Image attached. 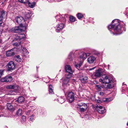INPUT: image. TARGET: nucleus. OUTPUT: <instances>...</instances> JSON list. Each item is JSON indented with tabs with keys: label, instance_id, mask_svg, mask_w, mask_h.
<instances>
[{
	"label": "nucleus",
	"instance_id": "1",
	"mask_svg": "<svg viewBox=\"0 0 128 128\" xmlns=\"http://www.w3.org/2000/svg\"><path fill=\"white\" fill-rule=\"evenodd\" d=\"M112 23L108 26V29L110 32L111 33H113L114 34V32L116 33L117 34H120L122 33L121 30L122 28L120 25V22L118 20L115 19L112 21Z\"/></svg>",
	"mask_w": 128,
	"mask_h": 128
},
{
	"label": "nucleus",
	"instance_id": "2",
	"mask_svg": "<svg viewBox=\"0 0 128 128\" xmlns=\"http://www.w3.org/2000/svg\"><path fill=\"white\" fill-rule=\"evenodd\" d=\"M55 18H57V20H58L60 18H63V20H62L63 23H59L58 24L56 25V31L57 32H59L64 27V23L66 20V16L64 15H57L55 16Z\"/></svg>",
	"mask_w": 128,
	"mask_h": 128
},
{
	"label": "nucleus",
	"instance_id": "3",
	"mask_svg": "<svg viewBox=\"0 0 128 128\" xmlns=\"http://www.w3.org/2000/svg\"><path fill=\"white\" fill-rule=\"evenodd\" d=\"M100 82L106 84H108L106 88L108 89H110L112 88L113 86V85L112 84V81L110 80L108 76L106 74L103 75L102 76V78L99 80Z\"/></svg>",
	"mask_w": 128,
	"mask_h": 128
},
{
	"label": "nucleus",
	"instance_id": "4",
	"mask_svg": "<svg viewBox=\"0 0 128 128\" xmlns=\"http://www.w3.org/2000/svg\"><path fill=\"white\" fill-rule=\"evenodd\" d=\"M15 65L13 61H11L9 62L6 66L8 71L12 70L15 68Z\"/></svg>",
	"mask_w": 128,
	"mask_h": 128
},
{
	"label": "nucleus",
	"instance_id": "5",
	"mask_svg": "<svg viewBox=\"0 0 128 128\" xmlns=\"http://www.w3.org/2000/svg\"><path fill=\"white\" fill-rule=\"evenodd\" d=\"M74 94L72 92H69L67 97V100L69 102L71 103L73 102L74 99Z\"/></svg>",
	"mask_w": 128,
	"mask_h": 128
},
{
	"label": "nucleus",
	"instance_id": "6",
	"mask_svg": "<svg viewBox=\"0 0 128 128\" xmlns=\"http://www.w3.org/2000/svg\"><path fill=\"white\" fill-rule=\"evenodd\" d=\"M102 71L98 69L96 70L94 74L92 75V77L94 78H96L100 76L102 74Z\"/></svg>",
	"mask_w": 128,
	"mask_h": 128
},
{
	"label": "nucleus",
	"instance_id": "7",
	"mask_svg": "<svg viewBox=\"0 0 128 128\" xmlns=\"http://www.w3.org/2000/svg\"><path fill=\"white\" fill-rule=\"evenodd\" d=\"M12 80V78L11 76H7L3 78L0 80L2 82H10Z\"/></svg>",
	"mask_w": 128,
	"mask_h": 128
},
{
	"label": "nucleus",
	"instance_id": "8",
	"mask_svg": "<svg viewBox=\"0 0 128 128\" xmlns=\"http://www.w3.org/2000/svg\"><path fill=\"white\" fill-rule=\"evenodd\" d=\"M25 35L24 34H18V35L15 34L13 35V37L15 38L14 40H18L24 39Z\"/></svg>",
	"mask_w": 128,
	"mask_h": 128
},
{
	"label": "nucleus",
	"instance_id": "9",
	"mask_svg": "<svg viewBox=\"0 0 128 128\" xmlns=\"http://www.w3.org/2000/svg\"><path fill=\"white\" fill-rule=\"evenodd\" d=\"M96 108L98 112L100 114H103L106 111L104 107L101 106L97 105Z\"/></svg>",
	"mask_w": 128,
	"mask_h": 128
},
{
	"label": "nucleus",
	"instance_id": "10",
	"mask_svg": "<svg viewBox=\"0 0 128 128\" xmlns=\"http://www.w3.org/2000/svg\"><path fill=\"white\" fill-rule=\"evenodd\" d=\"M15 54L14 51L13 49H12L9 50L7 51L6 53V56L10 57L12 56Z\"/></svg>",
	"mask_w": 128,
	"mask_h": 128
},
{
	"label": "nucleus",
	"instance_id": "11",
	"mask_svg": "<svg viewBox=\"0 0 128 128\" xmlns=\"http://www.w3.org/2000/svg\"><path fill=\"white\" fill-rule=\"evenodd\" d=\"M15 20L16 22L18 24H22V22L24 21V19L23 18L20 16H17L15 18Z\"/></svg>",
	"mask_w": 128,
	"mask_h": 128
},
{
	"label": "nucleus",
	"instance_id": "12",
	"mask_svg": "<svg viewBox=\"0 0 128 128\" xmlns=\"http://www.w3.org/2000/svg\"><path fill=\"white\" fill-rule=\"evenodd\" d=\"M22 28V27L21 26L16 27L15 28H12V31L15 33L19 32L23 30L24 31V30H23Z\"/></svg>",
	"mask_w": 128,
	"mask_h": 128
},
{
	"label": "nucleus",
	"instance_id": "13",
	"mask_svg": "<svg viewBox=\"0 0 128 128\" xmlns=\"http://www.w3.org/2000/svg\"><path fill=\"white\" fill-rule=\"evenodd\" d=\"M65 69L66 72L70 74H72L73 72V70L69 65H67L66 66Z\"/></svg>",
	"mask_w": 128,
	"mask_h": 128
},
{
	"label": "nucleus",
	"instance_id": "14",
	"mask_svg": "<svg viewBox=\"0 0 128 128\" xmlns=\"http://www.w3.org/2000/svg\"><path fill=\"white\" fill-rule=\"evenodd\" d=\"M81 82L83 83H85L88 82V77L86 76H82L79 78Z\"/></svg>",
	"mask_w": 128,
	"mask_h": 128
},
{
	"label": "nucleus",
	"instance_id": "15",
	"mask_svg": "<svg viewBox=\"0 0 128 128\" xmlns=\"http://www.w3.org/2000/svg\"><path fill=\"white\" fill-rule=\"evenodd\" d=\"M87 55H89V54H86L84 53H83L82 55L80 56V58L81 61H83L86 59L87 57Z\"/></svg>",
	"mask_w": 128,
	"mask_h": 128
},
{
	"label": "nucleus",
	"instance_id": "16",
	"mask_svg": "<svg viewBox=\"0 0 128 128\" xmlns=\"http://www.w3.org/2000/svg\"><path fill=\"white\" fill-rule=\"evenodd\" d=\"M96 60V58L93 56L89 57L88 58V61L90 64L92 63Z\"/></svg>",
	"mask_w": 128,
	"mask_h": 128
},
{
	"label": "nucleus",
	"instance_id": "17",
	"mask_svg": "<svg viewBox=\"0 0 128 128\" xmlns=\"http://www.w3.org/2000/svg\"><path fill=\"white\" fill-rule=\"evenodd\" d=\"M5 11H2L0 13V22L2 20L3 18L5 17Z\"/></svg>",
	"mask_w": 128,
	"mask_h": 128
},
{
	"label": "nucleus",
	"instance_id": "18",
	"mask_svg": "<svg viewBox=\"0 0 128 128\" xmlns=\"http://www.w3.org/2000/svg\"><path fill=\"white\" fill-rule=\"evenodd\" d=\"M18 85L14 84L8 86H6V88L8 89H16V88H18Z\"/></svg>",
	"mask_w": 128,
	"mask_h": 128
},
{
	"label": "nucleus",
	"instance_id": "19",
	"mask_svg": "<svg viewBox=\"0 0 128 128\" xmlns=\"http://www.w3.org/2000/svg\"><path fill=\"white\" fill-rule=\"evenodd\" d=\"M24 98L23 96H20L19 97L17 100L16 102H18V103H20L24 101Z\"/></svg>",
	"mask_w": 128,
	"mask_h": 128
},
{
	"label": "nucleus",
	"instance_id": "20",
	"mask_svg": "<svg viewBox=\"0 0 128 128\" xmlns=\"http://www.w3.org/2000/svg\"><path fill=\"white\" fill-rule=\"evenodd\" d=\"M22 110L20 108H19L17 110L16 114V115L18 116H20L22 115Z\"/></svg>",
	"mask_w": 128,
	"mask_h": 128
},
{
	"label": "nucleus",
	"instance_id": "21",
	"mask_svg": "<svg viewBox=\"0 0 128 128\" xmlns=\"http://www.w3.org/2000/svg\"><path fill=\"white\" fill-rule=\"evenodd\" d=\"M6 106L8 110L12 111L14 110V107L11 104L8 103Z\"/></svg>",
	"mask_w": 128,
	"mask_h": 128
},
{
	"label": "nucleus",
	"instance_id": "22",
	"mask_svg": "<svg viewBox=\"0 0 128 128\" xmlns=\"http://www.w3.org/2000/svg\"><path fill=\"white\" fill-rule=\"evenodd\" d=\"M65 98L64 97H59L58 99V101L61 104H62L65 101Z\"/></svg>",
	"mask_w": 128,
	"mask_h": 128
},
{
	"label": "nucleus",
	"instance_id": "23",
	"mask_svg": "<svg viewBox=\"0 0 128 128\" xmlns=\"http://www.w3.org/2000/svg\"><path fill=\"white\" fill-rule=\"evenodd\" d=\"M5 24L3 22L0 23V34L2 33V32L4 30L3 28L4 27Z\"/></svg>",
	"mask_w": 128,
	"mask_h": 128
},
{
	"label": "nucleus",
	"instance_id": "24",
	"mask_svg": "<svg viewBox=\"0 0 128 128\" xmlns=\"http://www.w3.org/2000/svg\"><path fill=\"white\" fill-rule=\"evenodd\" d=\"M78 106L80 107L84 108L85 106H86V108H88V106L86 104H85L84 103H80L78 104Z\"/></svg>",
	"mask_w": 128,
	"mask_h": 128
},
{
	"label": "nucleus",
	"instance_id": "25",
	"mask_svg": "<svg viewBox=\"0 0 128 128\" xmlns=\"http://www.w3.org/2000/svg\"><path fill=\"white\" fill-rule=\"evenodd\" d=\"M27 3L28 4L30 7L31 8H33L35 6L36 3L35 2L30 3L28 1V2Z\"/></svg>",
	"mask_w": 128,
	"mask_h": 128
},
{
	"label": "nucleus",
	"instance_id": "26",
	"mask_svg": "<svg viewBox=\"0 0 128 128\" xmlns=\"http://www.w3.org/2000/svg\"><path fill=\"white\" fill-rule=\"evenodd\" d=\"M31 14L28 12L26 13L25 15V18L26 20L29 19L30 18Z\"/></svg>",
	"mask_w": 128,
	"mask_h": 128
},
{
	"label": "nucleus",
	"instance_id": "27",
	"mask_svg": "<svg viewBox=\"0 0 128 128\" xmlns=\"http://www.w3.org/2000/svg\"><path fill=\"white\" fill-rule=\"evenodd\" d=\"M14 59L17 62H20L21 60V59L19 55L16 56H15Z\"/></svg>",
	"mask_w": 128,
	"mask_h": 128
},
{
	"label": "nucleus",
	"instance_id": "28",
	"mask_svg": "<svg viewBox=\"0 0 128 128\" xmlns=\"http://www.w3.org/2000/svg\"><path fill=\"white\" fill-rule=\"evenodd\" d=\"M53 88L52 86L50 84V85L49 87V91L50 94H53L54 92L53 91L52 88Z\"/></svg>",
	"mask_w": 128,
	"mask_h": 128
},
{
	"label": "nucleus",
	"instance_id": "29",
	"mask_svg": "<svg viewBox=\"0 0 128 128\" xmlns=\"http://www.w3.org/2000/svg\"><path fill=\"white\" fill-rule=\"evenodd\" d=\"M74 55L72 53L70 52L68 58L70 60H72L74 58Z\"/></svg>",
	"mask_w": 128,
	"mask_h": 128
},
{
	"label": "nucleus",
	"instance_id": "30",
	"mask_svg": "<svg viewBox=\"0 0 128 128\" xmlns=\"http://www.w3.org/2000/svg\"><path fill=\"white\" fill-rule=\"evenodd\" d=\"M82 64V62H80L79 64H74L76 68L78 69L80 68V67L81 66Z\"/></svg>",
	"mask_w": 128,
	"mask_h": 128
},
{
	"label": "nucleus",
	"instance_id": "31",
	"mask_svg": "<svg viewBox=\"0 0 128 128\" xmlns=\"http://www.w3.org/2000/svg\"><path fill=\"white\" fill-rule=\"evenodd\" d=\"M69 80L65 78L63 82V85H66L68 84Z\"/></svg>",
	"mask_w": 128,
	"mask_h": 128
},
{
	"label": "nucleus",
	"instance_id": "32",
	"mask_svg": "<svg viewBox=\"0 0 128 128\" xmlns=\"http://www.w3.org/2000/svg\"><path fill=\"white\" fill-rule=\"evenodd\" d=\"M71 74H66L65 75V78L70 80V78L72 76Z\"/></svg>",
	"mask_w": 128,
	"mask_h": 128
},
{
	"label": "nucleus",
	"instance_id": "33",
	"mask_svg": "<svg viewBox=\"0 0 128 128\" xmlns=\"http://www.w3.org/2000/svg\"><path fill=\"white\" fill-rule=\"evenodd\" d=\"M70 20L72 22H73L75 21L76 20L75 18L73 16H71L70 17Z\"/></svg>",
	"mask_w": 128,
	"mask_h": 128
},
{
	"label": "nucleus",
	"instance_id": "34",
	"mask_svg": "<svg viewBox=\"0 0 128 128\" xmlns=\"http://www.w3.org/2000/svg\"><path fill=\"white\" fill-rule=\"evenodd\" d=\"M26 117L25 116L23 115L22 116L21 119V121L23 123L26 120Z\"/></svg>",
	"mask_w": 128,
	"mask_h": 128
},
{
	"label": "nucleus",
	"instance_id": "35",
	"mask_svg": "<svg viewBox=\"0 0 128 128\" xmlns=\"http://www.w3.org/2000/svg\"><path fill=\"white\" fill-rule=\"evenodd\" d=\"M22 50L24 54H28L29 53L28 52L26 48H23L22 49Z\"/></svg>",
	"mask_w": 128,
	"mask_h": 128
},
{
	"label": "nucleus",
	"instance_id": "36",
	"mask_svg": "<svg viewBox=\"0 0 128 128\" xmlns=\"http://www.w3.org/2000/svg\"><path fill=\"white\" fill-rule=\"evenodd\" d=\"M83 15L80 13H78L77 14V16L79 19H80L83 17Z\"/></svg>",
	"mask_w": 128,
	"mask_h": 128
},
{
	"label": "nucleus",
	"instance_id": "37",
	"mask_svg": "<svg viewBox=\"0 0 128 128\" xmlns=\"http://www.w3.org/2000/svg\"><path fill=\"white\" fill-rule=\"evenodd\" d=\"M86 106L84 107V108L80 107V110L82 112H84L86 111L87 108H86Z\"/></svg>",
	"mask_w": 128,
	"mask_h": 128
},
{
	"label": "nucleus",
	"instance_id": "38",
	"mask_svg": "<svg viewBox=\"0 0 128 128\" xmlns=\"http://www.w3.org/2000/svg\"><path fill=\"white\" fill-rule=\"evenodd\" d=\"M19 2L24 4H26L28 2V0H18Z\"/></svg>",
	"mask_w": 128,
	"mask_h": 128
},
{
	"label": "nucleus",
	"instance_id": "39",
	"mask_svg": "<svg viewBox=\"0 0 128 128\" xmlns=\"http://www.w3.org/2000/svg\"><path fill=\"white\" fill-rule=\"evenodd\" d=\"M107 101V98H103L102 99V100H98L97 102H101L102 101L104 102H106Z\"/></svg>",
	"mask_w": 128,
	"mask_h": 128
},
{
	"label": "nucleus",
	"instance_id": "40",
	"mask_svg": "<svg viewBox=\"0 0 128 128\" xmlns=\"http://www.w3.org/2000/svg\"><path fill=\"white\" fill-rule=\"evenodd\" d=\"M21 42H19L18 43L16 42L13 44L14 46H17L20 45Z\"/></svg>",
	"mask_w": 128,
	"mask_h": 128
},
{
	"label": "nucleus",
	"instance_id": "41",
	"mask_svg": "<svg viewBox=\"0 0 128 128\" xmlns=\"http://www.w3.org/2000/svg\"><path fill=\"white\" fill-rule=\"evenodd\" d=\"M4 69H0V74L2 76L4 74Z\"/></svg>",
	"mask_w": 128,
	"mask_h": 128
},
{
	"label": "nucleus",
	"instance_id": "42",
	"mask_svg": "<svg viewBox=\"0 0 128 128\" xmlns=\"http://www.w3.org/2000/svg\"><path fill=\"white\" fill-rule=\"evenodd\" d=\"M96 86L99 89H100L103 88L100 85H96Z\"/></svg>",
	"mask_w": 128,
	"mask_h": 128
},
{
	"label": "nucleus",
	"instance_id": "43",
	"mask_svg": "<svg viewBox=\"0 0 128 128\" xmlns=\"http://www.w3.org/2000/svg\"><path fill=\"white\" fill-rule=\"evenodd\" d=\"M34 119V116L32 115L30 116V120L32 121Z\"/></svg>",
	"mask_w": 128,
	"mask_h": 128
},
{
	"label": "nucleus",
	"instance_id": "44",
	"mask_svg": "<svg viewBox=\"0 0 128 128\" xmlns=\"http://www.w3.org/2000/svg\"><path fill=\"white\" fill-rule=\"evenodd\" d=\"M56 21H59L61 23H63V22L62 21V20H63V18H59L58 19V20H57V18H56Z\"/></svg>",
	"mask_w": 128,
	"mask_h": 128
},
{
	"label": "nucleus",
	"instance_id": "45",
	"mask_svg": "<svg viewBox=\"0 0 128 128\" xmlns=\"http://www.w3.org/2000/svg\"><path fill=\"white\" fill-rule=\"evenodd\" d=\"M71 80L73 84H74L76 83V81L75 79H72Z\"/></svg>",
	"mask_w": 128,
	"mask_h": 128
},
{
	"label": "nucleus",
	"instance_id": "46",
	"mask_svg": "<svg viewBox=\"0 0 128 128\" xmlns=\"http://www.w3.org/2000/svg\"><path fill=\"white\" fill-rule=\"evenodd\" d=\"M111 100V98H107V102H109Z\"/></svg>",
	"mask_w": 128,
	"mask_h": 128
},
{
	"label": "nucleus",
	"instance_id": "47",
	"mask_svg": "<svg viewBox=\"0 0 128 128\" xmlns=\"http://www.w3.org/2000/svg\"><path fill=\"white\" fill-rule=\"evenodd\" d=\"M104 93L103 92H101L100 93V95L102 96L104 94Z\"/></svg>",
	"mask_w": 128,
	"mask_h": 128
},
{
	"label": "nucleus",
	"instance_id": "48",
	"mask_svg": "<svg viewBox=\"0 0 128 128\" xmlns=\"http://www.w3.org/2000/svg\"><path fill=\"white\" fill-rule=\"evenodd\" d=\"M30 112H31L30 110H28V111L27 112V113L26 114L28 115H30Z\"/></svg>",
	"mask_w": 128,
	"mask_h": 128
},
{
	"label": "nucleus",
	"instance_id": "49",
	"mask_svg": "<svg viewBox=\"0 0 128 128\" xmlns=\"http://www.w3.org/2000/svg\"><path fill=\"white\" fill-rule=\"evenodd\" d=\"M96 67H94L92 68H90V70H93L94 69L96 68Z\"/></svg>",
	"mask_w": 128,
	"mask_h": 128
},
{
	"label": "nucleus",
	"instance_id": "50",
	"mask_svg": "<svg viewBox=\"0 0 128 128\" xmlns=\"http://www.w3.org/2000/svg\"><path fill=\"white\" fill-rule=\"evenodd\" d=\"M27 26V25L26 24L24 25V29L25 30L26 29V27Z\"/></svg>",
	"mask_w": 128,
	"mask_h": 128
},
{
	"label": "nucleus",
	"instance_id": "51",
	"mask_svg": "<svg viewBox=\"0 0 128 128\" xmlns=\"http://www.w3.org/2000/svg\"><path fill=\"white\" fill-rule=\"evenodd\" d=\"M108 68H109V65L108 64Z\"/></svg>",
	"mask_w": 128,
	"mask_h": 128
},
{
	"label": "nucleus",
	"instance_id": "52",
	"mask_svg": "<svg viewBox=\"0 0 128 128\" xmlns=\"http://www.w3.org/2000/svg\"><path fill=\"white\" fill-rule=\"evenodd\" d=\"M2 76L0 74V78H1Z\"/></svg>",
	"mask_w": 128,
	"mask_h": 128
}]
</instances>
